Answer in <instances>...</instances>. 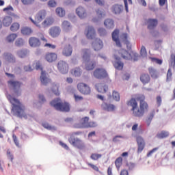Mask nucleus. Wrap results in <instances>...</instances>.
I'll use <instances>...</instances> for the list:
<instances>
[{"label":"nucleus","instance_id":"f257e3e1","mask_svg":"<svg viewBox=\"0 0 175 175\" xmlns=\"http://www.w3.org/2000/svg\"><path fill=\"white\" fill-rule=\"evenodd\" d=\"M7 98L12 105V111L14 112L15 116L20 117L21 118H27V114H25V107L20 103V100L12 96L10 94L6 95Z\"/></svg>","mask_w":175,"mask_h":175},{"label":"nucleus","instance_id":"f03ea898","mask_svg":"<svg viewBox=\"0 0 175 175\" xmlns=\"http://www.w3.org/2000/svg\"><path fill=\"white\" fill-rule=\"evenodd\" d=\"M137 100L139 101V107H137V110L134 112V117H143L146 111H148V104L145 101L146 96L139 94L135 97Z\"/></svg>","mask_w":175,"mask_h":175},{"label":"nucleus","instance_id":"7ed1b4c3","mask_svg":"<svg viewBox=\"0 0 175 175\" xmlns=\"http://www.w3.org/2000/svg\"><path fill=\"white\" fill-rule=\"evenodd\" d=\"M82 58L86 70H92L96 66V62L91 61V52L89 49H83Z\"/></svg>","mask_w":175,"mask_h":175},{"label":"nucleus","instance_id":"20e7f679","mask_svg":"<svg viewBox=\"0 0 175 175\" xmlns=\"http://www.w3.org/2000/svg\"><path fill=\"white\" fill-rule=\"evenodd\" d=\"M50 105L52 106V107H54V109L58 111H69V110H70L69 103L61 100L59 98L52 100L50 103Z\"/></svg>","mask_w":175,"mask_h":175},{"label":"nucleus","instance_id":"39448f33","mask_svg":"<svg viewBox=\"0 0 175 175\" xmlns=\"http://www.w3.org/2000/svg\"><path fill=\"white\" fill-rule=\"evenodd\" d=\"M36 70H41L40 82L42 85H47L49 83H51V79L49 78L48 75L46 71H43V68H42V63L40 61H35L33 63Z\"/></svg>","mask_w":175,"mask_h":175},{"label":"nucleus","instance_id":"423d86ee","mask_svg":"<svg viewBox=\"0 0 175 175\" xmlns=\"http://www.w3.org/2000/svg\"><path fill=\"white\" fill-rule=\"evenodd\" d=\"M68 142L71 146L75 147V148H78V150H84L85 148V142L80 138L71 135L68 138Z\"/></svg>","mask_w":175,"mask_h":175},{"label":"nucleus","instance_id":"0eeeda50","mask_svg":"<svg viewBox=\"0 0 175 175\" xmlns=\"http://www.w3.org/2000/svg\"><path fill=\"white\" fill-rule=\"evenodd\" d=\"M46 16H47V12L46 10H42L38 12V14L35 16V21L32 19L31 17L29 18L30 21L34 24L36 27L38 28H40V23H42V21L44 20L46 18Z\"/></svg>","mask_w":175,"mask_h":175},{"label":"nucleus","instance_id":"6e6552de","mask_svg":"<svg viewBox=\"0 0 175 175\" xmlns=\"http://www.w3.org/2000/svg\"><path fill=\"white\" fill-rule=\"evenodd\" d=\"M93 76L95 79L98 80H103L104 79H109V74L106 69L103 68H97L93 72Z\"/></svg>","mask_w":175,"mask_h":175},{"label":"nucleus","instance_id":"1a4fd4ad","mask_svg":"<svg viewBox=\"0 0 175 175\" xmlns=\"http://www.w3.org/2000/svg\"><path fill=\"white\" fill-rule=\"evenodd\" d=\"M77 90L83 95H90V94H91V88L84 83H79L77 84Z\"/></svg>","mask_w":175,"mask_h":175},{"label":"nucleus","instance_id":"9d476101","mask_svg":"<svg viewBox=\"0 0 175 175\" xmlns=\"http://www.w3.org/2000/svg\"><path fill=\"white\" fill-rule=\"evenodd\" d=\"M8 84L10 87L13 88L16 95H18V94H20L21 92L20 88H21V85H22L21 83L16 81H8Z\"/></svg>","mask_w":175,"mask_h":175},{"label":"nucleus","instance_id":"9b49d317","mask_svg":"<svg viewBox=\"0 0 175 175\" xmlns=\"http://www.w3.org/2000/svg\"><path fill=\"white\" fill-rule=\"evenodd\" d=\"M57 68L61 73L65 75L69 71V66L66 62L60 61L57 64Z\"/></svg>","mask_w":175,"mask_h":175},{"label":"nucleus","instance_id":"f8f14e48","mask_svg":"<svg viewBox=\"0 0 175 175\" xmlns=\"http://www.w3.org/2000/svg\"><path fill=\"white\" fill-rule=\"evenodd\" d=\"M58 58V55L55 53L53 52H48L46 53L44 56V59L47 62H49V64H51L53 62H55Z\"/></svg>","mask_w":175,"mask_h":175},{"label":"nucleus","instance_id":"ddd939ff","mask_svg":"<svg viewBox=\"0 0 175 175\" xmlns=\"http://www.w3.org/2000/svg\"><path fill=\"white\" fill-rule=\"evenodd\" d=\"M85 35L88 39H95L96 32L92 26H88L85 29Z\"/></svg>","mask_w":175,"mask_h":175},{"label":"nucleus","instance_id":"4468645a","mask_svg":"<svg viewBox=\"0 0 175 175\" xmlns=\"http://www.w3.org/2000/svg\"><path fill=\"white\" fill-rule=\"evenodd\" d=\"M137 144L138 146L137 148V153L140 154L144 150L146 147V142H144V139L143 137L139 136L137 137Z\"/></svg>","mask_w":175,"mask_h":175},{"label":"nucleus","instance_id":"2eb2a0df","mask_svg":"<svg viewBox=\"0 0 175 175\" xmlns=\"http://www.w3.org/2000/svg\"><path fill=\"white\" fill-rule=\"evenodd\" d=\"M61 34V28L58 26H54L50 28L49 35L52 38H58Z\"/></svg>","mask_w":175,"mask_h":175},{"label":"nucleus","instance_id":"dca6fc26","mask_svg":"<svg viewBox=\"0 0 175 175\" xmlns=\"http://www.w3.org/2000/svg\"><path fill=\"white\" fill-rule=\"evenodd\" d=\"M119 35H120V30L115 29L112 32V40H113V42H115L116 44L118 47H122L121 41H120V38H119Z\"/></svg>","mask_w":175,"mask_h":175},{"label":"nucleus","instance_id":"f3484780","mask_svg":"<svg viewBox=\"0 0 175 175\" xmlns=\"http://www.w3.org/2000/svg\"><path fill=\"white\" fill-rule=\"evenodd\" d=\"M115 62L113 63V66L116 68V69H118V70H122L124 68V63L121 62V57L120 56L115 55H114Z\"/></svg>","mask_w":175,"mask_h":175},{"label":"nucleus","instance_id":"a211bd4d","mask_svg":"<svg viewBox=\"0 0 175 175\" xmlns=\"http://www.w3.org/2000/svg\"><path fill=\"white\" fill-rule=\"evenodd\" d=\"M136 100V99L132 98L126 102L127 106L132 107L131 111H133V116H135V111L137 109V101Z\"/></svg>","mask_w":175,"mask_h":175},{"label":"nucleus","instance_id":"6ab92c4d","mask_svg":"<svg viewBox=\"0 0 175 175\" xmlns=\"http://www.w3.org/2000/svg\"><path fill=\"white\" fill-rule=\"evenodd\" d=\"M95 87L98 92H100V94H105V92H107V90H109V86L103 83H96Z\"/></svg>","mask_w":175,"mask_h":175},{"label":"nucleus","instance_id":"aec40b11","mask_svg":"<svg viewBox=\"0 0 175 175\" xmlns=\"http://www.w3.org/2000/svg\"><path fill=\"white\" fill-rule=\"evenodd\" d=\"M29 44L31 47H39L41 44L40 40L36 37H31L29 39Z\"/></svg>","mask_w":175,"mask_h":175},{"label":"nucleus","instance_id":"412c9836","mask_svg":"<svg viewBox=\"0 0 175 175\" xmlns=\"http://www.w3.org/2000/svg\"><path fill=\"white\" fill-rule=\"evenodd\" d=\"M94 51H99V50H102L103 48V42L100 40H96L94 42H92V44Z\"/></svg>","mask_w":175,"mask_h":175},{"label":"nucleus","instance_id":"4be33fe9","mask_svg":"<svg viewBox=\"0 0 175 175\" xmlns=\"http://www.w3.org/2000/svg\"><path fill=\"white\" fill-rule=\"evenodd\" d=\"M76 13L80 18H85L87 17V11L83 7H79L76 10Z\"/></svg>","mask_w":175,"mask_h":175},{"label":"nucleus","instance_id":"5701e85b","mask_svg":"<svg viewBox=\"0 0 175 175\" xmlns=\"http://www.w3.org/2000/svg\"><path fill=\"white\" fill-rule=\"evenodd\" d=\"M119 55L126 61H128V59H131V58H132V56H131V54L129 53V52L125 49H121L119 51Z\"/></svg>","mask_w":175,"mask_h":175},{"label":"nucleus","instance_id":"b1692460","mask_svg":"<svg viewBox=\"0 0 175 175\" xmlns=\"http://www.w3.org/2000/svg\"><path fill=\"white\" fill-rule=\"evenodd\" d=\"M88 121H90V118L85 117L81 119L80 124L81 125H75V128H88Z\"/></svg>","mask_w":175,"mask_h":175},{"label":"nucleus","instance_id":"393cba45","mask_svg":"<svg viewBox=\"0 0 175 175\" xmlns=\"http://www.w3.org/2000/svg\"><path fill=\"white\" fill-rule=\"evenodd\" d=\"M72 51L73 49L72 48V46L67 45L63 49L62 54L63 55H64V57H70V55H72Z\"/></svg>","mask_w":175,"mask_h":175},{"label":"nucleus","instance_id":"a878e982","mask_svg":"<svg viewBox=\"0 0 175 175\" xmlns=\"http://www.w3.org/2000/svg\"><path fill=\"white\" fill-rule=\"evenodd\" d=\"M104 25L107 29H113L114 28V21L111 18H107L104 21Z\"/></svg>","mask_w":175,"mask_h":175},{"label":"nucleus","instance_id":"bb28decb","mask_svg":"<svg viewBox=\"0 0 175 175\" xmlns=\"http://www.w3.org/2000/svg\"><path fill=\"white\" fill-rule=\"evenodd\" d=\"M101 107L103 110H106L107 111H114L116 109V106H114V105L108 104L106 103H103L101 105Z\"/></svg>","mask_w":175,"mask_h":175},{"label":"nucleus","instance_id":"cd10ccee","mask_svg":"<svg viewBox=\"0 0 175 175\" xmlns=\"http://www.w3.org/2000/svg\"><path fill=\"white\" fill-rule=\"evenodd\" d=\"M123 9L124 7L122 5L115 4L112 7V12L115 14H120V13H122Z\"/></svg>","mask_w":175,"mask_h":175},{"label":"nucleus","instance_id":"c85d7f7f","mask_svg":"<svg viewBox=\"0 0 175 175\" xmlns=\"http://www.w3.org/2000/svg\"><path fill=\"white\" fill-rule=\"evenodd\" d=\"M1 23L4 27H10V25L13 23V18L12 16H6L3 18Z\"/></svg>","mask_w":175,"mask_h":175},{"label":"nucleus","instance_id":"c756f323","mask_svg":"<svg viewBox=\"0 0 175 175\" xmlns=\"http://www.w3.org/2000/svg\"><path fill=\"white\" fill-rule=\"evenodd\" d=\"M148 29H154L158 25V20L150 18L148 20Z\"/></svg>","mask_w":175,"mask_h":175},{"label":"nucleus","instance_id":"7c9ffc66","mask_svg":"<svg viewBox=\"0 0 175 175\" xmlns=\"http://www.w3.org/2000/svg\"><path fill=\"white\" fill-rule=\"evenodd\" d=\"M53 23L54 19L51 17H48L42 23V25L44 28H46L50 27V25H53Z\"/></svg>","mask_w":175,"mask_h":175},{"label":"nucleus","instance_id":"2f4dec72","mask_svg":"<svg viewBox=\"0 0 175 175\" xmlns=\"http://www.w3.org/2000/svg\"><path fill=\"white\" fill-rule=\"evenodd\" d=\"M151 80L150 75L148 74H142L140 76V81L144 85L148 84Z\"/></svg>","mask_w":175,"mask_h":175},{"label":"nucleus","instance_id":"473e14b6","mask_svg":"<svg viewBox=\"0 0 175 175\" xmlns=\"http://www.w3.org/2000/svg\"><path fill=\"white\" fill-rule=\"evenodd\" d=\"M62 28L64 31L68 32L70 31V29H72V26L70 25V23H69V21H64L62 23Z\"/></svg>","mask_w":175,"mask_h":175},{"label":"nucleus","instance_id":"72a5a7b5","mask_svg":"<svg viewBox=\"0 0 175 175\" xmlns=\"http://www.w3.org/2000/svg\"><path fill=\"white\" fill-rule=\"evenodd\" d=\"M148 72L152 79H158V72H157V70H155V68L150 67L148 68Z\"/></svg>","mask_w":175,"mask_h":175},{"label":"nucleus","instance_id":"f704fd0d","mask_svg":"<svg viewBox=\"0 0 175 175\" xmlns=\"http://www.w3.org/2000/svg\"><path fill=\"white\" fill-rule=\"evenodd\" d=\"M168 136L169 132L165 131H162L161 133L157 134V137H158V139H165L168 137Z\"/></svg>","mask_w":175,"mask_h":175},{"label":"nucleus","instance_id":"c9c22d12","mask_svg":"<svg viewBox=\"0 0 175 175\" xmlns=\"http://www.w3.org/2000/svg\"><path fill=\"white\" fill-rule=\"evenodd\" d=\"M56 14L59 16V17H64L66 14V11L64 10V8L61 7H58L56 8Z\"/></svg>","mask_w":175,"mask_h":175},{"label":"nucleus","instance_id":"e433bc0d","mask_svg":"<svg viewBox=\"0 0 175 175\" xmlns=\"http://www.w3.org/2000/svg\"><path fill=\"white\" fill-rule=\"evenodd\" d=\"M71 73L73 76H75V77H79L81 76V70L80 68H75L71 70Z\"/></svg>","mask_w":175,"mask_h":175},{"label":"nucleus","instance_id":"4c0bfd02","mask_svg":"<svg viewBox=\"0 0 175 175\" xmlns=\"http://www.w3.org/2000/svg\"><path fill=\"white\" fill-rule=\"evenodd\" d=\"M17 55L20 58H25V57L27 55H28V51H27V49H23V50L18 51L17 52Z\"/></svg>","mask_w":175,"mask_h":175},{"label":"nucleus","instance_id":"58836bf2","mask_svg":"<svg viewBox=\"0 0 175 175\" xmlns=\"http://www.w3.org/2000/svg\"><path fill=\"white\" fill-rule=\"evenodd\" d=\"M5 58L8 62H16V58L12 55V53H5Z\"/></svg>","mask_w":175,"mask_h":175},{"label":"nucleus","instance_id":"ea45409f","mask_svg":"<svg viewBox=\"0 0 175 175\" xmlns=\"http://www.w3.org/2000/svg\"><path fill=\"white\" fill-rule=\"evenodd\" d=\"M20 29V23H14L11 26H10V31L12 32H16Z\"/></svg>","mask_w":175,"mask_h":175},{"label":"nucleus","instance_id":"a19ab883","mask_svg":"<svg viewBox=\"0 0 175 175\" xmlns=\"http://www.w3.org/2000/svg\"><path fill=\"white\" fill-rule=\"evenodd\" d=\"M17 38V34L16 33H11L7 37V41L9 42V43H12V42H14L16 39Z\"/></svg>","mask_w":175,"mask_h":175},{"label":"nucleus","instance_id":"79ce46f5","mask_svg":"<svg viewBox=\"0 0 175 175\" xmlns=\"http://www.w3.org/2000/svg\"><path fill=\"white\" fill-rule=\"evenodd\" d=\"M115 165L116 166V168L119 170L120 167L122 166V157H120L117 158L115 161Z\"/></svg>","mask_w":175,"mask_h":175},{"label":"nucleus","instance_id":"37998d69","mask_svg":"<svg viewBox=\"0 0 175 175\" xmlns=\"http://www.w3.org/2000/svg\"><path fill=\"white\" fill-rule=\"evenodd\" d=\"M21 33L23 35H31L32 33V29L29 27H23L21 29Z\"/></svg>","mask_w":175,"mask_h":175},{"label":"nucleus","instance_id":"c03bdc74","mask_svg":"<svg viewBox=\"0 0 175 175\" xmlns=\"http://www.w3.org/2000/svg\"><path fill=\"white\" fill-rule=\"evenodd\" d=\"M155 115V111H153L149 114V116L146 119V124L148 126H150V124L152 121V118H154V116Z\"/></svg>","mask_w":175,"mask_h":175},{"label":"nucleus","instance_id":"a18cd8bd","mask_svg":"<svg viewBox=\"0 0 175 175\" xmlns=\"http://www.w3.org/2000/svg\"><path fill=\"white\" fill-rule=\"evenodd\" d=\"M121 39L126 46L129 44V41L128 40V34L126 33H123L121 36Z\"/></svg>","mask_w":175,"mask_h":175},{"label":"nucleus","instance_id":"49530a36","mask_svg":"<svg viewBox=\"0 0 175 175\" xmlns=\"http://www.w3.org/2000/svg\"><path fill=\"white\" fill-rule=\"evenodd\" d=\"M112 98L116 102L120 101V93L116 90H113L112 92Z\"/></svg>","mask_w":175,"mask_h":175},{"label":"nucleus","instance_id":"de8ad7c7","mask_svg":"<svg viewBox=\"0 0 175 175\" xmlns=\"http://www.w3.org/2000/svg\"><path fill=\"white\" fill-rule=\"evenodd\" d=\"M90 158L91 159H92V161H98V159H100V158H102V154L98 153H93L91 154Z\"/></svg>","mask_w":175,"mask_h":175},{"label":"nucleus","instance_id":"09e8293b","mask_svg":"<svg viewBox=\"0 0 175 175\" xmlns=\"http://www.w3.org/2000/svg\"><path fill=\"white\" fill-rule=\"evenodd\" d=\"M59 88V85H54L52 88V91L55 95L57 96H59V91L58 90V88Z\"/></svg>","mask_w":175,"mask_h":175},{"label":"nucleus","instance_id":"8fccbe9b","mask_svg":"<svg viewBox=\"0 0 175 175\" xmlns=\"http://www.w3.org/2000/svg\"><path fill=\"white\" fill-rule=\"evenodd\" d=\"M170 66H172L174 68H175V55H174V53H172L170 55Z\"/></svg>","mask_w":175,"mask_h":175},{"label":"nucleus","instance_id":"3c124183","mask_svg":"<svg viewBox=\"0 0 175 175\" xmlns=\"http://www.w3.org/2000/svg\"><path fill=\"white\" fill-rule=\"evenodd\" d=\"M74 99L75 102H81V100H83L84 98L77 94H74Z\"/></svg>","mask_w":175,"mask_h":175},{"label":"nucleus","instance_id":"603ef678","mask_svg":"<svg viewBox=\"0 0 175 175\" xmlns=\"http://www.w3.org/2000/svg\"><path fill=\"white\" fill-rule=\"evenodd\" d=\"M42 126L45 128V129H48V131H52V129H54V126H50V124L47 122H44L42 124Z\"/></svg>","mask_w":175,"mask_h":175},{"label":"nucleus","instance_id":"864d4df0","mask_svg":"<svg viewBox=\"0 0 175 175\" xmlns=\"http://www.w3.org/2000/svg\"><path fill=\"white\" fill-rule=\"evenodd\" d=\"M88 166H89V167H91V169H92L93 170H95V172H99V167H98V166L91 163H87Z\"/></svg>","mask_w":175,"mask_h":175},{"label":"nucleus","instance_id":"5fc2aeb1","mask_svg":"<svg viewBox=\"0 0 175 175\" xmlns=\"http://www.w3.org/2000/svg\"><path fill=\"white\" fill-rule=\"evenodd\" d=\"M16 46L17 47H21V46H23L24 44V40L22 38H18L16 42H15Z\"/></svg>","mask_w":175,"mask_h":175},{"label":"nucleus","instance_id":"6e6d98bb","mask_svg":"<svg viewBox=\"0 0 175 175\" xmlns=\"http://www.w3.org/2000/svg\"><path fill=\"white\" fill-rule=\"evenodd\" d=\"M48 6L49 8H55L57 6V2L54 0H49L48 1Z\"/></svg>","mask_w":175,"mask_h":175},{"label":"nucleus","instance_id":"4d7b16f0","mask_svg":"<svg viewBox=\"0 0 175 175\" xmlns=\"http://www.w3.org/2000/svg\"><path fill=\"white\" fill-rule=\"evenodd\" d=\"M98 32L100 36H105V35H106V29L100 27L98 29Z\"/></svg>","mask_w":175,"mask_h":175},{"label":"nucleus","instance_id":"13d9d810","mask_svg":"<svg viewBox=\"0 0 175 175\" xmlns=\"http://www.w3.org/2000/svg\"><path fill=\"white\" fill-rule=\"evenodd\" d=\"M140 54L142 57H146L147 55V50L146 49V46H142L140 51Z\"/></svg>","mask_w":175,"mask_h":175},{"label":"nucleus","instance_id":"bf43d9fd","mask_svg":"<svg viewBox=\"0 0 175 175\" xmlns=\"http://www.w3.org/2000/svg\"><path fill=\"white\" fill-rule=\"evenodd\" d=\"M172 76H173L172 68H169L167 72V81H170V80H172Z\"/></svg>","mask_w":175,"mask_h":175},{"label":"nucleus","instance_id":"052dcab7","mask_svg":"<svg viewBox=\"0 0 175 175\" xmlns=\"http://www.w3.org/2000/svg\"><path fill=\"white\" fill-rule=\"evenodd\" d=\"M21 2L23 5H32L33 2H35V0H21Z\"/></svg>","mask_w":175,"mask_h":175},{"label":"nucleus","instance_id":"680f3d73","mask_svg":"<svg viewBox=\"0 0 175 175\" xmlns=\"http://www.w3.org/2000/svg\"><path fill=\"white\" fill-rule=\"evenodd\" d=\"M152 62H155V64H157L158 65H162V59L155 58V57H152L151 58Z\"/></svg>","mask_w":175,"mask_h":175},{"label":"nucleus","instance_id":"e2e57ef3","mask_svg":"<svg viewBox=\"0 0 175 175\" xmlns=\"http://www.w3.org/2000/svg\"><path fill=\"white\" fill-rule=\"evenodd\" d=\"M96 14H97L98 18H102L104 16H105V12L101 11L100 10H96Z\"/></svg>","mask_w":175,"mask_h":175},{"label":"nucleus","instance_id":"0e129e2a","mask_svg":"<svg viewBox=\"0 0 175 175\" xmlns=\"http://www.w3.org/2000/svg\"><path fill=\"white\" fill-rule=\"evenodd\" d=\"M7 157L8 159H10L11 162H13V159H14V157L12 155L10 150H7Z\"/></svg>","mask_w":175,"mask_h":175},{"label":"nucleus","instance_id":"69168bd1","mask_svg":"<svg viewBox=\"0 0 175 175\" xmlns=\"http://www.w3.org/2000/svg\"><path fill=\"white\" fill-rule=\"evenodd\" d=\"M12 138H13V140H14V143L15 144L16 147H20V142H18V139H17V136H16V135L14 134L12 135Z\"/></svg>","mask_w":175,"mask_h":175},{"label":"nucleus","instance_id":"338daca9","mask_svg":"<svg viewBox=\"0 0 175 175\" xmlns=\"http://www.w3.org/2000/svg\"><path fill=\"white\" fill-rule=\"evenodd\" d=\"M44 47H49V49H52V50H55V49H57V46L49 43L45 44Z\"/></svg>","mask_w":175,"mask_h":175},{"label":"nucleus","instance_id":"774afa93","mask_svg":"<svg viewBox=\"0 0 175 175\" xmlns=\"http://www.w3.org/2000/svg\"><path fill=\"white\" fill-rule=\"evenodd\" d=\"M24 70L25 72H32L33 69L32 68V67H31L30 65H29V66H24Z\"/></svg>","mask_w":175,"mask_h":175}]
</instances>
